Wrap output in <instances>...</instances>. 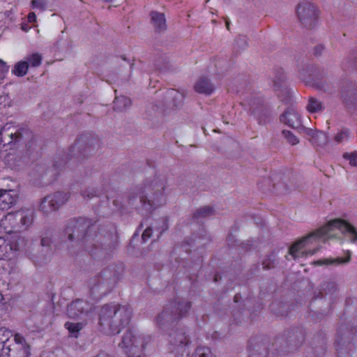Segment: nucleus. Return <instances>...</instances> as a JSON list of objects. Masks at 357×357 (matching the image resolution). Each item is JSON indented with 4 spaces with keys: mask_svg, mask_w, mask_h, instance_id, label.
I'll return each mask as SVG.
<instances>
[{
    "mask_svg": "<svg viewBox=\"0 0 357 357\" xmlns=\"http://www.w3.org/2000/svg\"><path fill=\"white\" fill-rule=\"evenodd\" d=\"M165 176L155 175L146 178L143 183L130 192L128 204L142 215H147L166 201Z\"/></svg>",
    "mask_w": 357,
    "mask_h": 357,
    "instance_id": "1",
    "label": "nucleus"
},
{
    "mask_svg": "<svg viewBox=\"0 0 357 357\" xmlns=\"http://www.w3.org/2000/svg\"><path fill=\"white\" fill-rule=\"evenodd\" d=\"M335 229H338L342 234L348 237L351 243L357 242L356 229L345 220L335 219L330 221L327 225L295 242L289 248V254L291 255L294 259L314 255L320 250L319 247L307 251H302V249L317 239L324 238V241H326V239L335 237L336 234L334 233Z\"/></svg>",
    "mask_w": 357,
    "mask_h": 357,
    "instance_id": "2",
    "label": "nucleus"
},
{
    "mask_svg": "<svg viewBox=\"0 0 357 357\" xmlns=\"http://www.w3.org/2000/svg\"><path fill=\"white\" fill-rule=\"evenodd\" d=\"M91 223L84 218L68 220L63 229L62 237L68 241L72 246L79 249L85 248L95 257H100L101 249L95 243V238L91 236Z\"/></svg>",
    "mask_w": 357,
    "mask_h": 357,
    "instance_id": "3",
    "label": "nucleus"
},
{
    "mask_svg": "<svg viewBox=\"0 0 357 357\" xmlns=\"http://www.w3.org/2000/svg\"><path fill=\"white\" fill-rule=\"evenodd\" d=\"M132 314L128 305L105 304L99 312V326L101 331L109 335H114L130 323Z\"/></svg>",
    "mask_w": 357,
    "mask_h": 357,
    "instance_id": "4",
    "label": "nucleus"
},
{
    "mask_svg": "<svg viewBox=\"0 0 357 357\" xmlns=\"http://www.w3.org/2000/svg\"><path fill=\"white\" fill-rule=\"evenodd\" d=\"M32 139V132L26 128L6 124L0 129V145L3 146L10 145L11 149L30 147L28 144Z\"/></svg>",
    "mask_w": 357,
    "mask_h": 357,
    "instance_id": "5",
    "label": "nucleus"
},
{
    "mask_svg": "<svg viewBox=\"0 0 357 357\" xmlns=\"http://www.w3.org/2000/svg\"><path fill=\"white\" fill-rule=\"evenodd\" d=\"M191 303L187 301H178L168 305L156 317L158 326L165 330L174 323L185 317L191 308Z\"/></svg>",
    "mask_w": 357,
    "mask_h": 357,
    "instance_id": "6",
    "label": "nucleus"
},
{
    "mask_svg": "<svg viewBox=\"0 0 357 357\" xmlns=\"http://www.w3.org/2000/svg\"><path fill=\"white\" fill-rule=\"evenodd\" d=\"M150 341L151 337L149 335L129 329L122 336L119 347L128 356L139 357Z\"/></svg>",
    "mask_w": 357,
    "mask_h": 357,
    "instance_id": "7",
    "label": "nucleus"
},
{
    "mask_svg": "<svg viewBox=\"0 0 357 357\" xmlns=\"http://www.w3.org/2000/svg\"><path fill=\"white\" fill-rule=\"evenodd\" d=\"M118 278L119 277L114 268L103 269L89 280L88 287L91 295L101 296L107 294L114 287Z\"/></svg>",
    "mask_w": 357,
    "mask_h": 357,
    "instance_id": "8",
    "label": "nucleus"
},
{
    "mask_svg": "<svg viewBox=\"0 0 357 357\" xmlns=\"http://www.w3.org/2000/svg\"><path fill=\"white\" fill-rule=\"evenodd\" d=\"M31 347L25 337L20 333H15L12 342H8L0 353V357H31Z\"/></svg>",
    "mask_w": 357,
    "mask_h": 357,
    "instance_id": "9",
    "label": "nucleus"
},
{
    "mask_svg": "<svg viewBox=\"0 0 357 357\" xmlns=\"http://www.w3.org/2000/svg\"><path fill=\"white\" fill-rule=\"evenodd\" d=\"M33 220V211L31 209L9 213L5 216V221L8 222L15 231L26 229L31 225Z\"/></svg>",
    "mask_w": 357,
    "mask_h": 357,
    "instance_id": "10",
    "label": "nucleus"
},
{
    "mask_svg": "<svg viewBox=\"0 0 357 357\" xmlns=\"http://www.w3.org/2000/svg\"><path fill=\"white\" fill-rule=\"evenodd\" d=\"M69 199V195L63 192H56L45 197L40 202L39 210L44 214L48 215L64 204Z\"/></svg>",
    "mask_w": 357,
    "mask_h": 357,
    "instance_id": "11",
    "label": "nucleus"
},
{
    "mask_svg": "<svg viewBox=\"0 0 357 357\" xmlns=\"http://www.w3.org/2000/svg\"><path fill=\"white\" fill-rule=\"evenodd\" d=\"M297 15L301 24L307 29L312 28L318 13L315 6L310 2H302L297 7Z\"/></svg>",
    "mask_w": 357,
    "mask_h": 357,
    "instance_id": "12",
    "label": "nucleus"
},
{
    "mask_svg": "<svg viewBox=\"0 0 357 357\" xmlns=\"http://www.w3.org/2000/svg\"><path fill=\"white\" fill-rule=\"evenodd\" d=\"M93 311V305L82 299H77L68 306L67 312L72 319L84 318Z\"/></svg>",
    "mask_w": 357,
    "mask_h": 357,
    "instance_id": "13",
    "label": "nucleus"
},
{
    "mask_svg": "<svg viewBox=\"0 0 357 357\" xmlns=\"http://www.w3.org/2000/svg\"><path fill=\"white\" fill-rule=\"evenodd\" d=\"M341 98L348 109H354L357 106V84L348 83L341 90Z\"/></svg>",
    "mask_w": 357,
    "mask_h": 357,
    "instance_id": "14",
    "label": "nucleus"
},
{
    "mask_svg": "<svg viewBox=\"0 0 357 357\" xmlns=\"http://www.w3.org/2000/svg\"><path fill=\"white\" fill-rule=\"evenodd\" d=\"M251 114L260 125H265L269 119L270 111L259 99H255L250 103Z\"/></svg>",
    "mask_w": 357,
    "mask_h": 357,
    "instance_id": "15",
    "label": "nucleus"
},
{
    "mask_svg": "<svg viewBox=\"0 0 357 357\" xmlns=\"http://www.w3.org/2000/svg\"><path fill=\"white\" fill-rule=\"evenodd\" d=\"M24 245V238H19L15 243H10L4 237L0 236V259L10 257L11 252L20 250Z\"/></svg>",
    "mask_w": 357,
    "mask_h": 357,
    "instance_id": "16",
    "label": "nucleus"
},
{
    "mask_svg": "<svg viewBox=\"0 0 357 357\" xmlns=\"http://www.w3.org/2000/svg\"><path fill=\"white\" fill-rule=\"evenodd\" d=\"M168 340L172 349L183 348L190 343L188 335L183 328H178L170 333Z\"/></svg>",
    "mask_w": 357,
    "mask_h": 357,
    "instance_id": "17",
    "label": "nucleus"
},
{
    "mask_svg": "<svg viewBox=\"0 0 357 357\" xmlns=\"http://www.w3.org/2000/svg\"><path fill=\"white\" fill-rule=\"evenodd\" d=\"M280 120L293 128H298L301 125V116L294 108H289L281 116Z\"/></svg>",
    "mask_w": 357,
    "mask_h": 357,
    "instance_id": "18",
    "label": "nucleus"
},
{
    "mask_svg": "<svg viewBox=\"0 0 357 357\" xmlns=\"http://www.w3.org/2000/svg\"><path fill=\"white\" fill-rule=\"evenodd\" d=\"M195 90L199 93L210 95L214 91V86L207 77H203L196 82Z\"/></svg>",
    "mask_w": 357,
    "mask_h": 357,
    "instance_id": "19",
    "label": "nucleus"
},
{
    "mask_svg": "<svg viewBox=\"0 0 357 357\" xmlns=\"http://www.w3.org/2000/svg\"><path fill=\"white\" fill-rule=\"evenodd\" d=\"M15 202L13 190L0 189V207L2 208H9Z\"/></svg>",
    "mask_w": 357,
    "mask_h": 357,
    "instance_id": "20",
    "label": "nucleus"
},
{
    "mask_svg": "<svg viewBox=\"0 0 357 357\" xmlns=\"http://www.w3.org/2000/svg\"><path fill=\"white\" fill-rule=\"evenodd\" d=\"M151 21L153 24L155 29L161 31L165 30L167 28L166 25V20L165 17V15L163 13H160L158 12H152L151 13Z\"/></svg>",
    "mask_w": 357,
    "mask_h": 357,
    "instance_id": "21",
    "label": "nucleus"
},
{
    "mask_svg": "<svg viewBox=\"0 0 357 357\" xmlns=\"http://www.w3.org/2000/svg\"><path fill=\"white\" fill-rule=\"evenodd\" d=\"M347 254H348V255L347 256V257H337L335 259L329 258V259H319V260L315 261L314 262V264L316 265H318V266H321V265H324V264L340 265V264H347V263L349 262V261L351 259L350 252L348 251Z\"/></svg>",
    "mask_w": 357,
    "mask_h": 357,
    "instance_id": "22",
    "label": "nucleus"
},
{
    "mask_svg": "<svg viewBox=\"0 0 357 357\" xmlns=\"http://www.w3.org/2000/svg\"><path fill=\"white\" fill-rule=\"evenodd\" d=\"M131 100L126 96L116 97L114 100V109L123 112L131 105Z\"/></svg>",
    "mask_w": 357,
    "mask_h": 357,
    "instance_id": "23",
    "label": "nucleus"
},
{
    "mask_svg": "<svg viewBox=\"0 0 357 357\" xmlns=\"http://www.w3.org/2000/svg\"><path fill=\"white\" fill-rule=\"evenodd\" d=\"M13 336L10 330L4 327L0 328V353L8 345V342H12Z\"/></svg>",
    "mask_w": 357,
    "mask_h": 357,
    "instance_id": "24",
    "label": "nucleus"
},
{
    "mask_svg": "<svg viewBox=\"0 0 357 357\" xmlns=\"http://www.w3.org/2000/svg\"><path fill=\"white\" fill-rule=\"evenodd\" d=\"M28 68V62L26 61H20L15 65L12 73L17 77H23L27 73Z\"/></svg>",
    "mask_w": 357,
    "mask_h": 357,
    "instance_id": "25",
    "label": "nucleus"
},
{
    "mask_svg": "<svg viewBox=\"0 0 357 357\" xmlns=\"http://www.w3.org/2000/svg\"><path fill=\"white\" fill-rule=\"evenodd\" d=\"M213 214V209L210 206H204L198 209L194 214L193 218L199 221Z\"/></svg>",
    "mask_w": 357,
    "mask_h": 357,
    "instance_id": "26",
    "label": "nucleus"
},
{
    "mask_svg": "<svg viewBox=\"0 0 357 357\" xmlns=\"http://www.w3.org/2000/svg\"><path fill=\"white\" fill-rule=\"evenodd\" d=\"M307 109L311 113L319 112L324 109V105L322 102L317 98H310Z\"/></svg>",
    "mask_w": 357,
    "mask_h": 357,
    "instance_id": "27",
    "label": "nucleus"
},
{
    "mask_svg": "<svg viewBox=\"0 0 357 357\" xmlns=\"http://www.w3.org/2000/svg\"><path fill=\"white\" fill-rule=\"evenodd\" d=\"M286 80V77L284 74L282 69H278L275 73V77L273 79V86L275 90H279L282 88L283 84Z\"/></svg>",
    "mask_w": 357,
    "mask_h": 357,
    "instance_id": "28",
    "label": "nucleus"
},
{
    "mask_svg": "<svg viewBox=\"0 0 357 357\" xmlns=\"http://www.w3.org/2000/svg\"><path fill=\"white\" fill-rule=\"evenodd\" d=\"M349 139V131L348 129H343L337 132L334 136V142L337 144L347 142Z\"/></svg>",
    "mask_w": 357,
    "mask_h": 357,
    "instance_id": "29",
    "label": "nucleus"
},
{
    "mask_svg": "<svg viewBox=\"0 0 357 357\" xmlns=\"http://www.w3.org/2000/svg\"><path fill=\"white\" fill-rule=\"evenodd\" d=\"M28 65L32 67H38L41 64L42 56L39 53H33L25 57Z\"/></svg>",
    "mask_w": 357,
    "mask_h": 357,
    "instance_id": "30",
    "label": "nucleus"
},
{
    "mask_svg": "<svg viewBox=\"0 0 357 357\" xmlns=\"http://www.w3.org/2000/svg\"><path fill=\"white\" fill-rule=\"evenodd\" d=\"M192 357H215L211 349L206 347H198Z\"/></svg>",
    "mask_w": 357,
    "mask_h": 357,
    "instance_id": "31",
    "label": "nucleus"
},
{
    "mask_svg": "<svg viewBox=\"0 0 357 357\" xmlns=\"http://www.w3.org/2000/svg\"><path fill=\"white\" fill-rule=\"evenodd\" d=\"M305 132L307 135L311 137L313 143H317V140L324 138V135L321 132H319L312 128H305Z\"/></svg>",
    "mask_w": 357,
    "mask_h": 357,
    "instance_id": "32",
    "label": "nucleus"
},
{
    "mask_svg": "<svg viewBox=\"0 0 357 357\" xmlns=\"http://www.w3.org/2000/svg\"><path fill=\"white\" fill-rule=\"evenodd\" d=\"M169 93L174 99V105L176 107L181 106L184 100L183 94L174 89L169 91Z\"/></svg>",
    "mask_w": 357,
    "mask_h": 357,
    "instance_id": "33",
    "label": "nucleus"
},
{
    "mask_svg": "<svg viewBox=\"0 0 357 357\" xmlns=\"http://www.w3.org/2000/svg\"><path fill=\"white\" fill-rule=\"evenodd\" d=\"M86 324L84 322L79 323H71L66 322L65 324L66 328L69 331L70 333H77L81 331Z\"/></svg>",
    "mask_w": 357,
    "mask_h": 357,
    "instance_id": "34",
    "label": "nucleus"
},
{
    "mask_svg": "<svg viewBox=\"0 0 357 357\" xmlns=\"http://www.w3.org/2000/svg\"><path fill=\"white\" fill-rule=\"evenodd\" d=\"M78 144L77 142L71 147L70 150V155L71 158L75 157L77 159H79L82 157L84 158L86 155V153L91 152V151L89 150V148H85L84 153H77V149H78Z\"/></svg>",
    "mask_w": 357,
    "mask_h": 357,
    "instance_id": "35",
    "label": "nucleus"
},
{
    "mask_svg": "<svg viewBox=\"0 0 357 357\" xmlns=\"http://www.w3.org/2000/svg\"><path fill=\"white\" fill-rule=\"evenodd\" d=\"M48 4L47 0H32L31 1V6L33 9H38L43 11L47 9Z\"/></svg>",
    "mask_w": 357,
    "mask_h": 357,
    "instance_id": "36",
    "label": "nucleus"
},
{
    "mask_svg": "<svg viewBox=\"0 0 357 357\" xmlns=\"http://www.w3.org/2000/svg\"><path fill=\"white\" fill-rule=\"evenodd\" d=\"M282 135L291 145H296L299 142L298 139L291 131L283 130Z\"/></svg>",
    "mask_w": 357,
    "mask_h": 357,
    "instance_id": "37",
    "label": "nucleus"
},
{
    "mask_svg": "<svg viewBox=\"0 0 357 357\" xmlns=\"http://www.w3.org/2000/svg\"><path fill=\"white\" fill-rule=\"evenodd\" d=\"M344 159L349 161V164L352 166H357V152L345 153L343 155Z\"/></svg>",
    "mask_w": 357,
    "mask_h": 357,
    "instance_id": "38",
    "label": "nucleus"
},
{
    "mask_svg": "<svg viewBox=\"0 0 357 357\" xmlns=\"http://www.w3.org/2000/svg\"><path fill=\"white\" fill-rule=\"evenodd\" d=\"M82 195L84 198L91 199L96 195V191L92 188H87L82 192Z\"/></svg>",
    "mask_w": 357,
    "mask_h": 357,
    "instance_id": "39",
    "label": "nucleus"
},
{
    "mask_svg": "<svg viewBox=\"0 0 357 357\" xmlns=\"http://www.w3.org/2000/svg\"><path fill=\"white\" fill-rule=\"evenodd\" d=\"M236 43L238 47L243 49L246 47L248 45L247 38L245 36H238L236 40Z\"/></svg>",
    "mask_w": 357,
    "mask_h": 357,
    "instance_id": "40",
    "label": "nucleus"
},
{
    "mask_svg": "<svg viewBox=\"0 0 357 357\" xmlns=\"http://www.w3.org/2000/svg\"><path fill=\"white\" fill-rule=\"evenodd\" d=\"M262 266L264 270L271 269L275 267V263L270 258L266 259L262 263Z\"/></svg>",
    "mask_w": 357,
    "mask_h": 357,
    "instance_id": "41",
    "label": "nucleus"
},
{
    "mask_svg": "<svg viewBox=\"0 0 357 357\" xmlns=\"http://www.w3.org/2000/svg\"><path fill=\"white\" fill-rule=\"evenodd\" d=\"M153 229L151 227H147L142 235V238L144 242L149 239L152 235Z\"/></svg>",
    "mask_w": 357,
    "mask_h": 357,
    "instance_id": "42",
    "label": "nucleus"
},
{
    "mask_svg": "<svg viewBox=\"0 0 357 357\" xmlns=\"http://www.w3.org/2000/svg\"><path fill=\"white\" fill-rule=\"evenodd\" d=\"M6 311V302L3 295L0 293V317Z\"/></svg>",
    "mask_w": 357,
    "mask_h": 357,
    "instance_id": "43",
    "label": "nucleus"
},
{
    "mask_svg": "<svg viewBox=\"0 0 357 357\" xmlns=\"http://www.w3.org/2000/svg\"><path fill=\"white\" fill-rule=\"evenodd\" d=\"M324 50V47L322 45L316 46L314 48V54L316 56L320 55L322 53Z\"/></svg>",
    "mask_w": 357,
    "mask_h": 357,
    "instance_id": "44",
    "label": "nucleus"
},
{
    "mask_svg": "<svg viewBox=\"0 0 357 357\" xmlns=\"http://www.w3.org/2000/svg\"><path fill=\"white\" fill-rule=\"evenodd\" d=\"M0 70L2 73H6L8 70V67L6 66V63L0 59Z\"/></svg>",
    "mask_w": 357,
    "mask_h": 357,
    "instance_id": "45",
    "label": "nucleus"
},
{
    "mask_svg": "<svg viewBox=\"0 0 357 357\" xmlns=\"http://www.w3.org/2000/svg\"><path fill=\"white\" fill-rule=\"evenodd\" d=\"M28 20L29 22H34L36 21V15L34 13H29L28 15Z\"/></svg>",
    "mask_w": 357,
    "mask_h": 357,
    "instance_id": "46",
    "label": "nucleus"
},
{
    "mask_svg": "<svg viewBox=\"0 0 357 357\" xmlns=\"http://www.w3.org/2000/svg\"><path fill=\"white\" fill-rule=\"evenodd\" d=\"M51 240L49 238H43L41 239V245L43 246H49L50 245Z\"/></svg>",
    "mask_w": 357,
    "mask_h": 357,
    "instance_id": "47",
    "label": "nucleus"
},
{
    "mask_svg": "<svg viewBox=\"0 0 357 357\" xmlns=\"http://www.w3.org/2000/svg\"><path fill=\"white\" fill-rule=\"evenodd\" d=\"M261 357H266L267 351L264 350L263 353H261Z\"/></svg>",
    "mask_w": 357,
    "mask_h": 357,
    "instance_id": "48",
    "label": "nucleus"
},
{
    "mask_svg": "<svg viewBox=\"0 0 357 357\" xmlns=\"http://www.w3.org/2000/svg\"><path fill=\"white\" fill-rule=\"evenodd\" d=\"M250 357H256V354L255 351H253L251 354L250 355Z\"/></svg>",
    "mask_w": 357,
    "mask_h": 357,
    "instance_id": "49",
    "label": "nucleus"
},
{
    "mask_svg": "<svg viewBox=\"0 0 357 357\" xmlns=\"http://www.w3.org/2000/svg\"><path fill=\"white\" fill-rule=\"evenodd\" d=\"M226 26H227V29L229 30V24L228 22H226Z\"/></svg>",
    "mask_w": 357,
    "mask_h": 357,
    "instance_id": "50",
    "label": "nucleus"
},
{
    "mask_svg": "<svg viewBox=\"0 0 357 357\" xmlns=\"http://www.w3.org/2000/svg\"><path fill=\"white\" fill-rule=\"evenodd\" d=\"M234 301H235V302H237V296H235V297H234Z\"/></svg>",
    "mask_w": 357,
    "mask_h": 357,
    "instance_id": "51",
    "label": "nucleus"
},
{
    "mask_svg": "<svg viewBox=\"0 0 357 357\" xmlns=\"http://www.w3.org/2000/svg\"><path fill=\"white\" fill-rule=\"evenodd\" d=\"M106 2H111L112 0H105Z\"/></svg>",
    "mask_w": 357,
    "mask_h": 357,
    "instance_id": "52",
    "label": "nucleus"
},
{
    "mask_svg": "<svg viewBox=\"0 0 357 357\" xmlns=\"http://www.w3.org/2000/svg\"><path fill=\"white\" fill-rule=\"evenodd\" d=\"M354 65H355L356 68H357V61H355V64Z\"/></svg>",
    "mask_w": 357,
    "mask_h": 357,
    "instance_id": "53",
    "label": "nucleus"
},
{
    "mask_svg": "<svg viewBox=\"0 0 357 357\" xmlns=\"http://www.w3.org/2000/svg\"><path fill=\"white\" fill-rule=\"evenodd\" d=\"M289 341L290 342V344H292L293 340H289Z\"/></svg>",
    "mask_w": 357,
    "mask_h": 357,
    "instance_id": "54",
    "label": "nucleus"
},
{
    "mask_svg": "<svg viewBox=\"0 0 357 357\" xmlns=\"http://www.w3.org/2000/svg\"><path fill=\"white\" fill-rule=\"evenodd\" d=\"M24 29H26V26H24V27L22 26V29L25 30Z\"/></svg>",
    "mask_w": 357,
    "mask_h": 357,
    "instance_id": "55",
    "label": "nucleus"
},
{
    "mask_svg": "<svg viewBox=\"0 0 357 357\" xmlns=\"http://www.w3.org/2000/svg\"><path fill=\"white\" fill-rule=\"evenodd\" d=\"M24 29H26V26H24V27L22 26V29L25 30Z\"/></svg>",
    "mask_w": 357,
    "mask_h": 357,
    "instance_id": "56",
    "label": "nucleus"
},
{
    "mask_svg": "<svg viewBox=\"0 0 357 357\" xmlns=\"http://www.w3.org/2000/svg\"><path fill=\"white\" fill-rule=\"evenodd\" d=\"M300 335H301V333H300ZM301 340H303V336L301 335Z\"/></svg>",
    "mask_w": 357,
    "mask_h": 357,
    "instance_id": "57",
    "label": "nucleus"
}]
</instances>
